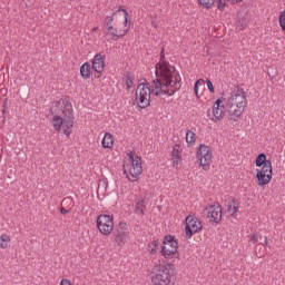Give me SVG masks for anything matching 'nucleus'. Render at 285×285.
I'll list each match as a JSON object with an SVG mask.
<instances>
[{
  "label": "nucleus",
  "instance_id": "f257e3e1",
  "mask_svg": "<svg viewBox=\"0 0 285 285\" xmlns=\"http://www.w3.org/2000/svg\"><path fill=\"white\" fill-rule=\"evenodd\" d=\"M155 68L156 79L153 80V88L170 89L174 83L173 72H175V66H171L168 61H164L156 63Z\"/></svg>",
  "mask_w": 285,
  "mask_h": 285
},
{
  "label": "nucleus",
  "instance_id": "f03ea898",
  "mask_svg": "<svg viewBox=\"0 0 285 285\" xmlns=\"http://www.w3.org/2000/svg\"><path fill=\"white\" fill-rule=\"evenodd\" d=\"M256 169V179L258 186H268V183L273 179V163L266 159V155L261 153L255 159ZM263 166V167H262Z\"/></svg>",
  "mask_w": 285,
  "mask_h": 285
},
{
  "label": "nucleus",
  "instance_id": "7ed1b4c3",
  "mask_svg": "<svg viewBox=\"0 0 285 285\" xmlns=\"http://www.w3.org/2000/svg\"><path fill=\"white\" fill-rule=\"evenodd\" d=\"M151 284L153 285H175L173 282V274L166 265H156L151 271Z\"/></svg>",
  "mask_w": 285,
  "mask_h": 285
},
{
  "label": "nucleus",
  "instance_id": "20e7f679",
  "mask_svg": "<svg viewBox=\"0 0 285 285\" xmlns=\"http://www.w3.org/2000/svg\"><path fill=\"white\" fill-rule=\"evenodd\" d=\"M55 108H59L58 111L62 117H67L66 128L69 126H75V109H72V102H70V97L66 96L61 98L59 101L55 102Z\"/></svg>",
  "mask_w": 285,
  "mask_h": 285
},
{
  "label": "nucleus",
  "instance_id": "39448f33",
  "mask_svg": "<svg viewBox=\"0 0 285 285\" xmlns=\"http://www.w3.org/2000/svg\"><path fill=\"white\" fill-rule=\"evenodd\" d=\"M179 250V240L174 235H165L163 239V245L160 246V255L165 259H169L171 255H177Z\"/></svg>",
  "mask_w": 285,
  "mask_h": 285
},
{
  "label": "nucleus",
  "instance_id": "423d86ee",
  "mask_svg": "<svg viewBox=\"0 0 285 285\" xmlns=\"http://www.w3.org/2000/svg\"><path fill=\"white\" fill-rule=\"evenodd\" d=\"M115 21V18L112 16H107L104 20V28L107 30L106 35H110L114 41H117L118 39H122V37H126L128 32H130V24L125 26V29H118L115 28L112 24Z\"/></svg>",
  "mask_w": 285,
  "mask_h": 285
},
{
  "label": "nucleus",
  "instance_id": "0eeeda50",
  "mask_svg": "<svg viewBox=\"0 0 285 285\" xmlns=\"http://www.w3.org/2000/svg\"><path fill=\"white\" fill-rule=\"evenodd\" d=\"M136 104L142 110L150 106V85L141 82L135 92Z\"/></svg>",
  "mask_w": 285,
  "mask_h": 285
},
{
  "label": "nucleus",
  "instance_id": "6e6552de",
  "mask_svg": "<svg viewBox=\"0 0 285 285\" xmlns=\"http://www.w3.org/2000/svg\"><path fill=\"white\" fill-rule=\"evenodd\" d=\"M204 230V225L202 220L195 215H188L185 218V237L186 239H193V235L202 233Z\"/></svg>",
  "mask_w": 285,
  "mask_h": 285
},
{
  "label": "nucleus",
  "instance_id": "1a4fd4ad",
  "mask_svg": "<svg viewBox=\"0 0 285 285\" xmlns=\"http://www.w3.org/2000/svg\"><path fill=\"white\" fill-rule=\"evenodd\" d=\"M96 226L101 235L108 237L115 229V217L112 215L101 214L97 217Z\"/></svg>",
  "mask_w": 285,
  "mask_h": 285
},
{
  "label": "nucleus",
  "instance_id": "9d476101",
  "mask_svg": "<svg viewBox=\"0 0 285 285\" xmlns=\"http://www.w3.org/2000/svg\"><path fill=\"white\" fill-rule=\"evenodd\" d=\"M196 155L203 170H210V161L213 160V151H210V147L205 144H200L197 148Z\"/></svg>",
  "mask_w": 285,
  "mask_h": 285
},
{
  "label": "nucleus",
  "instance_id": "9b49d317",
  "mask_svg": "<svg viewBox=\"0 0 285 285\" xmlns=\"http://www.w3.org/2000/svg\"><path fill=\"white\" fill-rule=\"evenodd\" d=\"M130 235V229H128V224L120 222L114 229L112 237L118 246H125Z\"/></svg>",
  "mask_w": 285,
  "mask_h": 285
},
{
  "label": "nucleus",
  "instance_id": "f8f14e48",
  "mask_svg": "<svg viewBox=\"0 0 285 285\" xmlns=\"http://www.w3.org/2000/svg\"><path fill=\"white\" fill-rule=\"evenodd\" d=\"M66 121H68L67 116H59V115H55L51 119V124L53 129L57 132H61V128H62V132L63 135L69 138L70 135H72V128L75 127V125L69 126V128H66Z\"/></svg>",
  "mask_w": 285,
  "mask_h": 285
},
{
  "label": "nucleus",
  "instance_id": "ddd939ff",
  "mask_svg": "<svg viewBox=\"0 0 285 285\" xmlns=\"http://www.w3.org/2000/svg\"><path fill=\"white\" fill-rule=\"evenodd\" d=\"M127 157L130 161V168H129V174L137 179L139 175L144 173V167L141 166V156H135L132 151H129L127 154Z\"/></svg>",
  "mask_w": 285,
  "mask_h": 285
},
{
  "label": "nucleus",
  "instance_id": "4468645a",
  "mask_svg": "<svg viewBox=\"0 0 285 285\" xmlns=\"http://www.w3.org/2000/svg\"><path fill=\"white\" fill-rule=\"evenodd\" d=\"M91 68L97 72L98 75H101L104 72V68H106V56L101 53H96L94 59L91 60Z\"/></svg>",
  "mask_w": 285,
  "mask_h": 285
},
{
  "label": "nucleus",
  "instance_id": "2eb2a0df",
  "mask_svg": "<svg viewBox=\"0 0 285 285\" xmlns=\"http://www.w3.org/2000/svg\"><path fill=\"white\" fill-rule=\"evenodd\" d=\"M209 222L214 224H219L222 222V206L220 205H212L209 207L208 216Z\"/></svg>",
  "mask_w": 285,
  "mask_h": 285
},
{
  "label": "nucleus",
  "instance_id": "dca6fc26",
  "mask_svg": "<svg viewBox=\"0 0 285 285\" xmlns=\"http://www.w3.org/2000/svg\"><path fill=\"white\" fill-rule=\"evenodd\" d=\"M240 97L242 100L236 102L237 108H246V91H244L243 88L236 87V90L234 91V95L229 98L230 101L237 100V98Z\"/></svg>",
  "mask_w": 285,
  "mask_h": 285
},
{
  "label": "nucleus",
  "instance_id": "f3484780",
  "mask_svg": "<svg viewBox=\"0 0 285 285\" xmlns=\"http://www.w3.org/2000/svg\"><path fill=\"white\" fill-rule=\"evenodd\" d=\"M179 148H181V145L176 144L171 150L173 166L176 169H179V165L181 164V151Z\"/></svg>",
  "mask_w": 285,
  "mask_h": 285
},
{
  "label": "nucleus",
  "instance_id": "a211bd4d",
  "mask_svg": "<svg viewBox=\"0 0 285 285\" xmlns=\"http://www.w3.org/2000/svg\"><path fill=\"white\" fill-rule=\"evenodd\" d=\"M243 115H244V107L238 109H233V105L230 106V110H228L229 121H242Z\"/></svg>",
  "mask_w": 285,
  "mask_h": 285
},
{
  "label": "nucleus",
  "instance_id": "6ab92c4d",
  "mask_svg": "<svg viewBox=\"0 0 285 285\" xmlns=\"http://www.w3.org/2000/svg\"><path fill=\"white\" fill-rule=\"evenodd\" d=\"M80 77L85 79V81H88V79L92 77V66H90V62H85L80 66Z\"/></svg>",
  "mask_w": 285,
  "mask_h": 285
},
{
  "label": "nucleus",
  "instance_id": "aec40b11",
  "mask_svg": "<svg viewBox=\"0 0 285 285\" xmlns=\"http://www.w3.org/2000/svg\"><path fill=\"white\" fill-rule=\"evenodd\" d=\"M135 202V215H146V198H138Z\"/></svg>",
  "mask_w": 285,
  "mask_h": 285
},
{
  "label": "nucleus",
  "instance_id": "412c9836",
  "mask_svg": "<svg viewBox=\"0 0 285 285\" xmlns=\"http://www.w3.org/2000/svg\"><path fill=\"white\" fill-rule=\"evenodd\" d=\"M227 210L228 213L233 210V213L230 214V217H236L237 210H239V200H237L236 198L229 199L227 202Z\"/></svg>",
  "mask_w": 285,
  "mask_h": 285
},
{
  "label": "nucleus",
  "instance_id": "4be33fe9",
  "mask_svg": "<svg viewBox=\"0 0 285 285\" xmlns=\"http://www.w3.org/2000/svg\"><path fill=\"white\" fill-rule=\"evenodd\" d=\"M115 144V137L110 132H105V136L101 140L102 148H112V145Z\"/></svg>",
  "mask_w": 285,
  "mask_h": 285
},
{
  "label": "nucleus",
  "instance_id": "5701e85b",
  "mask_svg": "<svg viewBox=\"0 0 285 285\" xmlns=\"http://www.w3.org/2000/svg\"><path fill=\"white\" fill-rule=\"evenodd\" d=\"M119 12H124V26H125V27L130 26V19H128L129 13H128V10L124 9V6H120L119 9H117L116 11H114V12L111 13V17H112V18L117 17V14H119Z\"/></svg>",
  "mask_w": 285,
  "mask_h": 285
},
{
  "label": "nucleus",
  "instance_id": "b1692460",
  "mask_svg": "<svg viewBox=\"0 0 285 285\" xmlns=\"http://www.w3.org/2000/svg\"><path fill=\"white\" fill-rule=\"evenodd\" d=\"M226 115V109H223L222 107H213V116L215 119L213 121H222L224 119V116Z\"/></svg>",
  "mask_w": 285,
  "mask_h": 285
},
{
  "label": "nucleus",
  "instance_id": "393cba45",
  "mask_svg": "<svg viewBox=\"0 0 285 285\" xmlns=\"http://www.w3.org/2000/svg\"><path fill=\"white\" fill-rule=\"evenodd\" d=\"M160 242L159 239H155L148 243V248H149V253L150 255H157V253L159 252V246H160Z\"/></svg>",
  "mask_w": 285,
  "mask_h": 285
},
{
  "label": "nucleus",
  "instance_id": "a878e982",
  "mask_svg": "<svg viewBox=\"0 0 285 285\" xmlns=\"http://www.w3.org/2000/svg\"><path fill=\"white\" fill-rule=\"evenodd\" d=\"M125 77V83H126V88L127 90H130V88H132V85L135 83V76L130 73V71H126L124 73Z\"/></svg>",
  "mask_w": 285,
  "mask_h": 285
},
{
  "label": "nucleus",
  "instance_id": "bb28decb",
  "mask_svg": "<svg viewBox=\"0 0 285 285\" xmlns=\"http://www.w3.org/2000/svg\"><path fill=\"white\" fill-rule=\"evenodd\" d=\"M185 139L189 146H194V144L197 141V134L190 129H187Z\"/></svg>",
  "mask_w": 285,
  "mask_h": 285
},
{
  "label": "nucleus",
  "instance_id": "cd10ccee",
  "mask_svg": "<svg viewBox=\"0 0 285 285\" xmlns=\"http://www.w3.org/2000/svg\"><path fill=\"white\" fill-rule=\"evenodd\" d=\"M198 3L206 8V10H210L215 6V0H198Z\"/></svg>",
  "mask_w": 285,
  "mask_h": 285
},
{
  "label": "nucleus",
  "instance_id": "c85d7f7f",
  "mask_svg": "<svg viewBox=\"0 0 285 285\" xmlns=\"http://www.w3.org/2000/svg\"><path fill=\"white\" fill-rule=\"evenodd\" d=\"M278 23H279L281 30L285 32V10L279 12Z\"/></svg>",
  "mask_w": 285,
  "mask_h": 285
},
{
  "label": "nucleus",
  "instance_id": "c756f323",
  "mask_svg": "<svg viewBox=\"0 0 285 285\" xmlns=\"http://www.w3.org/2000/svg\"><path fill=\"white\" fill-rule=\"evenodd\" d=\"M216 2V7L220 12H224V10H226V0H215Z\"/></svg>",
  "mask_w": 285,
  "mask_h": 285
},
{
  "label": "nucleus",
  "instance_id": "7c9ffc66",
  "mask_svg": "<svg viewBox=\"0 0 285 285\" xmlns=\"http://www.w3.org/2000/svg\"><path fill=\"white\" fill-rule=\"evenodd\" d=\"M173 79L175 86H179V83H181V76L179 75V71H177V68H175V72H173Z\"/></svg>",
  "mask_w": 285,
  "mask_h": 285
},
{
  "label": "nucleus",
  "instance_id": "2f4dec72",
  "mask_svg": "<svg viewBox=\"0 0 285 285\" xmlns=\"http://www.w3.org/2000/svg\"><path fill=\"white\" fill-rule=\"evenodd\" d=\"M224 101H226V98L220 97L218 98L215 102H214V108H223L226 109V107L224 106Z\"/></svg>",
  "mask_w": 285,
  "mask_h": 285
},
{
  "label": "nucleus",
  "instance_id": "473e14b6",
  "mask_svg": "<svg viewBox=\"0 0 285 285\" xmlns=\"http://www.w3.org/2000/svg\"><path fill=\"white\" fill-rule=\"evenodd\" d=\"M202 83H204V79H198L195 81L194 92H195L196 97H199V86H202Z\"/></svg>",
  "mask_w": 285,
  "mask_h": 285
},
{
  "label": "nucleus",
  "instance_id": "72a5a7b5",
  "mask_svg": "<svg viewBox=\"0 0 285 285\" xmlns=\"http://www.w3.org/2000/svg\"><path fill=\"white\" fill-rule=\"evenodd\" d=\"M238 26L244 30L245 28H248V20L243 17L238 20Z\"/></svg>",
  "mask_w": 285,
  "mask_h": 285
},
{
  "label": "nucleus",
  "instance_id": "f704fd0d",
  "mask_svg": "<svg viewBox=\"0 0 285 285\" xmlns=\"http://www.w3.org/2000/svg\"><path fill=\"white\" fill-rule=\"evenodd\" d=\"M164 87L160 88H150V95H154L155 97H160L163 95L161 90Z\"/></svg>",
  "mask_w": 285,
  "mask_h": 285
},
{
  "label": "nucleus",
  "instance_id": "c9c22d12",
  "mask_svg": "<svg viewBox=\"0 0 285 285\" xmlns=\"http://www.w3.org/2000/svg\"><path fill=\"white\" fill-rule=\"evenodd\" d=\"M3 243H10V236L8 234H2L0 236V244H3Z\"/></svg>",
  "mask_w": 285,
  "mask_h": 285
},
{
  "label": "nucleus",
  "instance_id": "e433bc0d",
  "mask_svg": "<svg viewBox=\"0 0 285 285\" xmlns=\"http://www.w3.org/2000/svg\"><path fill=\"white\" fill-rule=\"evenodd\" d=\"M206 83L209 92L215 94V86H213V81H210V79H207Z\"/></svg>",
  "mask_w": 285,
  "mask_h": 285
},
{
  "label": "nucleus",
  "instance_id": "4c0bfd02",
  "mask_svg": "<svg viewBox=\"0 0 285 285\" xmlns=\"http://www.w3.org/2000/svg\"><path fill=\"white\" fill-rule=\"evenodd\" d=\"M178 90H181V85H179L178 87H176L175 89H168V97H173L175 95V92H178Z\"/></svg>",
  "mask_w": 285,
  "mask_h": 285
},
{
  "label": "nucleus",
  "instance_id": "58836bf2",
  "mask_svg": "<svg viewBox=\"0 0 285 285\" xmlns=\"http://www.w3.org/2000/svg\"><path fill=\"white\" fill-rule=\"evenodd\" d=\"M261 244H262V246L268 247L269 246L268 245V237L267 236H264V237L261 236Z\"/></svg>",
  "mask_w": 285,
  "mask_h": 285
},
{
  "label": "nucleus",
  "instance_id": "ea45409f",
  "mask_svg": "<svg viewBox=\"0 0 285 285\" xmlns=\"http://www.w3.org/2000/svg\"><path fill=\"white\" fill-rule=\"evenodd\" d=\"M60 285H72V283L67 278H62Z\"/></svg>",
  "mask_w": 285,
  "mask_h": 285
},
{
  "label": "nucleus",
  "instance_id": "a19ab883",
  "mask_svg": "<svg viewBox=\"0 0 285 285\" xmlns=\"http://www.w3.org/2000/svg\"><path fill=\"white\" fill-rule=\"evenodd\" d=\"M164 59H166V53L164 52V49H161V51H160V62L159 63H164Z\"/></svg>",
  "mask_w": 285,
  "mask_h": 285
},
{
  "label": "nucleus",
  "instance_id": "79ce46f5",
  "mask_svg": "<svg viewBox=\"0 0 285 285\" xmlns=\"http://www.w3.org/2000/svg\"><path fill=\"white\" fill-rule=\"evenodd\" d=\"M49 115H61V111H59V110H55V109H50V111H49Z\"/></svg>",
  "mask_w": 285,
  "mask_h": 285
},
{
  "label": "nucleus",
  "instance_id": "37998d69",
  "mask_svg": "<svg viewBox=\"0 0 285 285\" xmlns=\"http://www.w3.org/2000/svg\"><path fill=\"white\" fill-rule=\"evenodd\" d=\"M68 213H70V210L66 209L65 207H60L61 215H68Z\"/></svg>",
  "mask_w": 285,
  "mask_h": 285
},
{
  "label": "nucleus",
  "instance_id": "c03bdc74",
  "mask_svg": "<svg viewBox=\"0 0 285 285\" xmlns=\"http://www.w3.org/2000/svg\"><path fill=\"white\" fill-rule=\"evenodd\" d=\"M250 242H253V244H257L258 239H257V235L253 234L250 236Z\"/></svg>",
  "mask_w": 285,
  "mask_h": 285
},
{
  "label": "nucleus",
  "instance_id": "a18cd8bd",
  "mask_svg": "<svg viewBox=\"0 0 285 285\" xmlns=\"http://www.w3.org/2000/svg\"><path fill=\"white\" fill-rule=\"evenodd\" d=\"M167 268H168V271H169V273H170V271H175V264H173V263H169V264H167Z\"/></svg>",
  "mask_w": 285,
  "mask_h": 285
},
{
  "label": "nucleus",
  "instance_id": "49530a36",
  "mask_svg": "<svg viewBox=\"0 0 285 285\" xmlns=\"http://www.w3.org/2000/svg\"><path fill=\"white\" fill-rule=\"evenodd\" d=\"M2 109H8V98L3 100Z\"/></svg>",
  "mask_w": 285,
  "mask_h": 285
},
{
  "label": "nucleus",
  "instance_id": "de8ad7c7",
  "mask_svg": "<svg viewBox=\"0 0 285 285\" xmlns=\"http://www.w3.org/2000/svg\"><path fill=\"white\" fill-rule=\"evenodd\" d=\"M168 90L169 89L163 88V89H160V92H163V95H167V97H168Z\"/></svg>",
  "mask_w": 285,
  "mask_h": 285
},
{
  "label": "nucleus",
  "instance_id": "09e8293b",
  "mask_svg": "<svg viewBox=\"0 0 285 285\" xmlns=\"http://www.w3.org/2000/svg\"><path fill=\"white\" fill-rule=\"evenodd\" d=\"M242 1H244V0H232V3H233V6H235L237 3H242Z\"/></svg>",
  "mask_w": 285,
  "mask_h": 285
},
{
  "label": "nucleus",
  "instance_id": "8fccbe9b",
  "mask_svg": "<svg viewBox=\"0 0 285 285\" xmlns=\"http://www.w3.org/2000/svg\"><path fill=\"white\" fill-rule=\"evenodd\" d=\"M0 248H8V243H0Z\"/></svg>",
  "mask_w": 285,
  "mask_h": 285
},
{
  "label": "nucleus",
  "instance_id": "3c124183",
  "mask_svg": "<svg viewBox=\"0 0 285 285\" xmlns=\"http://www.w3.org/2000/svg\"><path fill=\"white\" fill-rule=\"evenodd\" d=\"M6 110L7 109H2V119H3V121H6Z\"/></svg>",
  "mask_w": 285,
  "mask_h": 285
},
{
  "label": "nucleus",
  "instance_id": "603ef678",
  "mask_svg": "<svg viewBox=\"0 0 285 285\" xmlns=\"http://www.w3.org/2000/svg\"><path fill=\"white\" fill-rule=\"evenodd\" d=\"M169 88H173L175 90L176 88H179V86L175 85V82L174 83L171 82V87Z\"/></svg>",
  "mask_w": 285,
  "mask_h": 285
},
{
  "label": "nucleus",
  "instance_id": "864d4df0",
  "mask_svg": "<svg viewBox=\"0 0 285 285\" xmlns=\"http://www.w3.org/2000/svg\"><path fill=\"white\" fill-rule=\"evenodd\" d=\"M97 30H99V27H94L92 28V32H97Z\"/></svg>",
  "mask_w": 285,
  "mask_h": 285
},
{
  "label": "nucleus",
  "instance_id": "5fc2aeb1",
  "mask_svg": "<svg viewBox=\"0 0 285 285\" xmlns=\"http://www.w3.org/2000/svg\"><path fill=\"white\" fill-rule=\"evenodd\" d=\"M65 202H70V198H65V199H62V204H63Z\"/></svg>",
  "mask_w": 285,
  "mask_h": 285
},
{
  "label": "nucleus",
  "instance_id": "6e6d98bb",
  "mask_svg": "<svg viewBox=\"0 0 285 285\" xmlns=\"http://www.w3.org/2000/svg\"><path fill=\"white\" fill-rule=\"evenodd\" d=\"M127 178H128V181H131V183H134V181H135V180L130 179V177H129V176H127Z\"/></svg>",
  "mask_w": 285,
  "mask_h": 285
},
{
  "label": "nucleus",
  "instance_id": "4d7b16f0",
  "mask_svg": "<svg viewBox=\"0 0 285 285\" xmlns=\"http://www.w3.org/2000/svg\"><path fill=\"white\" fill-rule=\"evenodd\" d=\"M226 1H232L233 2V0H225V3H226Z\"/></svg>",
  "mask_w": 285,
  "mask_h": 285
}]
</instances>
